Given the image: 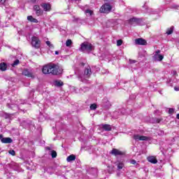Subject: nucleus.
<instances>
[{
	"label": "nucleus",
	"mask_w": 179,
	"mask_h": 179,
	"mask_svg": "<svg viewBox=\"0 0 179 179\" xmlns=\"http://www.w3.org/2000/svg\"><path fill=\"white\" fill-rule=\"evenodd\" d=\"M42 72L45 75H50V73L52 75H61L62 73V69H59L55 64L50 63L43 66Z\"/></svg>",
	"instance_id": "obj_1"
},
{
	"label": "nucleus",
	"mask_w": 179,
	"mask_h": 179,
	"mask_svg": "<svg viewBox=\"0 0 179 179\" xmlns=\"http://www.w3.org/2000/svg\"><path fill=\"white\" fill-rule=\"evenodd\" d=\"M76 75L78 76L79 80L83 83H87V79L90 78L92 75V69L90 66H87L84 71V74H78V71H76Z\"/></svg>",
	"instance_id": "obj_2"
},
{
	"label": "nucleus",
	"mask_w": 179,
	"mask_h": 179,
	"mask_svg": "<svg viewBox=\"0 0 179 179\" xmlns=\"http://www.w3.org/2000/svg\"><path fill=\"white\" fill-rule=\"evenodd\" d=\"M20 127H22L24 129H29V131H34L36 129L34 123L30 120H22L20 122Z\"/></svg>",
	"instance_id": "obj_3"
},
{
	"label": "nucleus",
	"mask_w": 179,
	"mask_h": 179,
	"mask_svg": "<svg viewBox=\"0 0 179 179\" xmlns=\"http://www.w3.org/2000/svg\"><path fill=\"white\" fill-rule=\"evenodd\" d=\"M19 101H20V99H17L16 101L8 99L6 107L9 110H13V111H17L19 110Z\"/></svg>",
	"instance_id": "obj_4"
},
{
	"label": "nucleus",
	"mask_w": 179,
	"mask_h": 179,
	"mask_svg": "<svg viewBox=\"0 0 179 179\" xmlns=\"http://www.w3.org/2000/svg\"><path fill=\"white\" fill-rule=\"evenodd\" d=\"M143 9H144V13H147L148 15H159L160 10L159 9H153L152 8L148 7L145 4L143 6Z\"/></svg>",
	"instance_id": "obj_5"
},
{
	"label": "nucleus",
	"mask_w": 179,
	"mask_h": 179,
	"mask_svg": "<svg viewBox=\"0 0 179 179\" xmlns=\"http://www.w3.org/2000/svg\"><path fill=\"white\" fill-rule=\"evenodd\" d=\"M80 50L83 52L92 51L93 50V45L89 42H84L80 45Z\"/></svg>",
	"instance_id": "obj_6"
},
{
	"label": "nucleus",
	"mask_w": 179,
	"mask_h": 179,
	"mask_svg": "<svg viewBox=\"0 0 179 179\" xmlns=\"http://www.w3.org/2000/svg\"><path fill=\"white\" fill-rule=\"evenodd\" d=\"M113 10V6L110 3H104L101 6V7L99 9L100 13H110L111 10Z\"/></svg>",
	"instance_id": "obj_7"
},
{
	"label": "nucleus",
	"mask_w": 179,
	"mask_h": 179,
	"mask_svg": "<svg viewBox=\"0 0 179 179\" xmlns=\"http://www.w3.org/2000/svg\"><path fill=\"white\" fill-rule=\"evenodd\" d=\"M31 45L34 48L38 50V48L41 47V41H40V38L37 36H32Z\"/></svg>",
	"instance_id": "obj_8"
},
{
	"label": "nucleus",
	"mask_w": 179,
	"mask_h": 179,
	"mask_svg": "<svg viewBox=\"0 0 179 179\" xmlns=\"http://www.w3.org/2000/svg\"><path fill=\"white\" fill-rule=\"evenodd\" d=\"M115 164L117 166V170H122V168L125 166V159L124 157L117 158Z\"/></svg>",
	"instance_id": "obj_9"
},
{
	"label": "nucleus",
	"mask_w": 179,
	"mask_h": 179,
	"mask_svg": "<svg viewBox=\"0 0 179 179\" xmlns=\"http://www.w3.org/2000/svg\"><path fill=\"white\" fill-rule=\"evenodd\" d=\"M0 142L1 143H12L13 140L10 137H3V135L0 134Z\"/></svg>",
	"instance_id": "obj_10"
},
{
	"label": "nucleus",
	"mask_w": 179,
	"mask_h": 179,
	"mask_svg": "<svg viewBox=\"0 0 179 179\" xmlns=\"http://www.w3.org/2000/svg\"><path fill=\"white\" fill-rule=\"evenodd\" d=\"M164 57L160 55V50H157L153 56L154 61H163Z\"/></svg>",
	"instance_id": "obj_11"
},
{
	"label": "nucleus",
	"mask_w": 179,
	"mask_h": 179,
	"mask_svg": "<svg viewBox=\"0 0 179 179\" xmlns=\"http://www.w3.org/2000/svg\"><path fill=\"white\" fill-rule=\"evenodd\" d=\"M133 138L137 142H138V141H149V137L145 136H141L139 134H134Z\"/></svg>",
	"instance_id": "obj_12"
},
{
	"label": "nucleus",
	"mask_w": 179,
	"mask_h": 179,
	"mask_svg": "<svg viewBox=\"0 0 179 179\" xmlns=\"http://www.w3.org/2000/svg\"><path fill=\"white\" fill-rule=\"evenodd\" d=\"M129 23L130 24H134H134H142V19L133 17L129 20Z\"/></svg>",
	"instance_id": "obj_13"
},
{
	"label": "nucleus",
	"mask_w": 179,
	"mask_h": 179,
	"mask_svg": "<svg viewBox=\"0 0 179 179\" xmlns=\"http://www.w3.org/2000/svg\"><path fill=\"white\" fill-rule=\"evenodd\" d=\"M41 6L45 12H51V4L50 3H42Z\"/></svg>",
	"instance_id": "obj_14"
},
{
	"label": "nucleus",
	"mask_w": 179,
	"mask_h": 179,
	"mask_svg": "<svg viewBox=\"0 0 179 179\" xmlns=\"http://www.w3.org/2000/svg\"><path fill=\"white\" fill-rule=\"evenodd\" d=\"M74 90L76 91V93H80V94H83L85 93H87V92H89L90 89L87 87H82L80 90L78 91V88L74 87Z\"/></svg>",
	"instance_id": "obj_15"
},
{
	"label": "nucleus",
	"mask_w": 179,
	"mask_h": 179,
	"mask_svg": "<svg viewBox=\"0 0 179 179\" xmlns=\"http://www.w3.org/2000/svg\"><path fill=\"white\" fill-rule=\"evenodd\" d=\"M135 44L137 45H146L148 42H146V40L142 38H138L135 40Z\"/></svg>",
	"instance_id": "obj_16"
},
{
	"label": "nucleus",
	"mask_w": 179,
	"mask_h": 179,
	"mask_svg": "<svg viewBox=\"0 0 179 179\" xmlns=\"http://www.w3.org/2000/svg\"><path fill=\"white\" fill-rule=\"evenodd\" d=\"M111 155H113V156H122L124 155V152L119 150L118 149L113 148L111 152Z\"/></svg>",
	"instance_id": "obj_17"
},
{
	"label": "nucleus",
	"mask_w": 179,
	"mask_h": 179,
	"mask_svg": "<svg viewBox=\"0 0 179 179\" xmlns=\"http://www.w3.org/2000/svg\"><path fill=\"white\" fill-rule=\"evenodd\" d=\"M34 10H35L37 16H40V15H43V10H41V8H40V6H38V5L34 6Z\"/></svg>",
	"instance_id": "obj_18"
},
{
	"label": "nucleus",
	"mask_w": 179,
	"mask_h": 179,
	"mask_svg": "<svg viewBox=\"0 0 179 179\" xmlns=\"http://www.w3.org/2000/svg\"><path fill=\"white\" fill-rule=\"evenodd\" d=\"M117 114H120V115L122 114V115H125V114H129V112H128V109H125L122 108L119 110V112L118 111L114 112V115H117Z\"/></svg>",
	"instance_id": "obj_19"
},
{
	"label": "nucleus",
	"mask_w": 179,
	"mask_h": 179,
	"mask_svg": "<svg viewBox=\"0 0 179 179\" xmlns=\"http://www.w3.org/2000/svg\"><path fill=\"white\" fill-rule=\"evenodd\" d=\"M22 75H24V76H27V78H31V79H34V76L33 75V73L29 71V70L27 69L23 70Z\"/></svg>",
	"instance_id": "obj_20"
},
{
	"label": "nucleus",
	"mask_w": 179,
	"mask_h": 179,
	"mask_svg": "<svg viewBox=\"0 0 179 179\" xmlns=\"http://www.w3.org/2000/svg\"><path fill=\"white\" fill-rule=\"evenodd\" d=\"M147 57H148V52L145 50H142L141 52H139L138 58H141V59H143V61H145Z\"/></svg>",
	"instance_id": "obj_21"
},
{
	"label": "nucleus",
	"mask_w": 179,
	"mask_h": 179,
	"mask_svg": "<svg viewBox=\"0 0 179 179\" xmlns=\"http://www.w3.org/2000/svg\"><path fill=\"white\" fill-rule=\"evenodd\" d=\"M147 160L152 164H156L157 163V159L154 156L148 157Z\"/></svg>",
	"instance_id": "obj_22"
},
{
	"label": "nucleus",
	"mask_w": 179,
	"mask_h": 179,
	"mask_svg": "<svg viewBox=\"0 0 179 179\" xmlns=\"http://www.w3.org/2000/svg\"><path fill=\"white\" fill-rule=\"evenodd\" d=\"M53 85L56 87H61L64 86V82H62L61 80H56L53 82Z\"/></svg>",
	"instance_id": "obj_23"
},
{
	"label": "nucleus",
	"mask_w": 179,
	"mask_h": 179,
	"mask_svg": "<svg viewBox=\"0 0 179 179\" xmlns=\"http://www.w3.org/2000/svg\"><path fill=\"white\" fill-rule=\"evenodd\" d=\"M6 69H8V64L5 62L0 63V71H1V72H5Z\"/></svg>",
	"instance_id": "obj_24"
},
{
	"label": "nucleus",
	"mask_w": 179,
	"mask_h": 179,
	"mask_svg": "<svg viewBox=\"0 0 179 179\" xmlns=\"http://www.w3.org/2000/svg\"><path fill=\"white\" fill-rule=\"evenodd\" d=\"M11 167L13 169L15 170V171H20V167L19 166V164L17 163L13 162V164H11Z\"/></svg>",
	"instance_id": "obj_25"
},
{
	"label": "nucleus",
	"mask_w": 179,
	"mask_h": 179,
	"mask_svg": "<svg viewBox=\"0 0 179 179\" xmlns=\"http://www.w3.org/2000/svg\"><path fill=\"white\" fill-rule=\"evenodd\" d=\"M27 20L31 22V23H38V20L33 17L31 15L27 16Z\"/></svg>",
	"instance_id": "obj_26"
},
{
	"label": "nucleus",
	"mask_w": 179,
	"mask_h": 179,
	"mask_svg": "<svg viewBox=\"0 0 179 179\" xmlns=\"http://www.w3.org/2000/svg\"><path fill=\"white\" fill-rule=\"evenodd\" d=\"M76 159V156L73 155H71L66 158V160L68 162H73V160H75Z\"/></svg>",
	"instance_id": "obj_27"
},
{
	"label": "nucleus",
	"mask_w": 179,
	"mask_h": 179,
	"mask_svg": "<svg viewBox=\"0 0 179 179\" xmlns=\"http://www.w3.org/2000/svg\"><path fill=\"white\" fill-rule=\"evenodd\" d=\"M173 31H174V26L171 27L166 30V34H168V36H170V34H173Z\"/></svg>",
	"instance_id": "obj_28"
},
{
	"label": "nucleus",
	"mask_w": 179,
	"mask_h": 179,
	"mask_svg": "<svg viewBox=\"0 0 179 179\" xmlns=\"http://www.w3.org/2000/svg\"><path fill=\"white\" fill-rule=\"evenodd\" d=\"M102 128L104 131H111V126L110 124H103Z\"/></svg>",
	"instance_id": "obj_29"
},
{
	"label": "nucleus",
	"mask_w": 179,
	"mask_h": 179,
	"mask_svg": "<svg viewBox=\"0 0 179 179\" xmlns=\"http://www.w3.org/2000/svg\"><path fill=\"white\" fill-rule=\"evenodd\" d=\"M85 13L86 16H92V15H93V10H92L90 9H86L85 10Z\"/></svg>",
	"instance_id": "obj_30"
},
{
	"label": "nucleus",
	"mask_w": 179,
	"mask_h": 179,
	"mask_svg": "<svg viewBox=\"0 0 179 179\" xmlns=\"http://www.w3.org/2000/svg\"><path fill=\"white\" fill-rule=\"evenodd\" d=\"M45 43H46V45L49 47V48H50V50H54V45H53L52 43H51L50 41H47L45 42Z\"/></svg>",
	"instance_id": "obj_31"
},
{
	"label": "nucleus",
	"mask_w": 179,
	"mask_h": 179,
	"mask_svg": "<svg viewBox=\"0 0 179 179\" xmlns=\"http://www.w3.org/2000/svg\"><path fill=\"white\" fill-rule=\"evenodd\" d=\"M0 5L1 6H5L6 9L8 8V5H6V0H0Z\"/></svg>",
	"instance_id": "obj_32"
},
{
	"label": "nucleus",
	"mask_w": 179,
	"mask_h": 179,
	"mask_svg": "<svg viewBox=\"0 0 179 179\" xmlns=\"http://www.w3.org/2000/svg\"><path fill=\"white\" fill-rule=\"evenodd\" d=\"M12 117V114H9V113H4L3 115V117L6 120H10V117Z\"/></svg>",
	"instance_id": "obj_33"
},
{
	"label": "nucleus",
	"mask_w": 179,
	"mask_h": 179,
	"mask_svg": "<svg viewBox=\"0 0 179 179\" xmlns=\"http://www.w3.org/2000/svg\"><path fill=\"white\" fill-rule=\"evenodd\" d=\"M66 47H71V45H72V40L68 39L66 41Z\"/></svg>",
	"instance_id": "obj_34"
},
{
	"label": "nucleus",
	"mask_w": 179,
	"mask_h": 179,
	"mask_svg": "<svg viewBox=\"0 0 179 179\" xmlns=\"http://www.w3.org/2000/svg\"><path fill=\"white\" fill-rule=\"evenodd\" d=\"M38 120H39V121H44V120H45V117H44V115H43L41 113H40Z\"/></svg>",
	"instance_id": "obj_35"
},
{
	"label": "nucleus",
	"mask_w": 179,
	"mask_h": 179,
	"mask_svg": "<svg viewBox=\"0 0 179 179\" xmlns=\"http://www.w3.org/2000/svg\"><path fill=\"white\" fill-rule=\"evenodd\" d=\"M18 64H20V62L19 61V59H16V60L11 64V66H12L13 67H15V66H17V65Z\"/></svg>",
	"instance_id": "obj_36"
},
{
	"label": "nucleus",
	"mask_w": 179,
	"mask_h": 179,
	"mask_svg": "<svg viewBox=\"0 0 179 179\" xmlns=\"http://www.w3.org/2000/svg\"><path fill=\"white\" fill-rule=\"evenodd\" d=\"M90 110H96L97 108V105L96 103L91 104L90 107Z\"/></svg>",
	"instance_id": "obj_37"
},
{
	"label": "nucleus",
	"mask_w": 179,
	"mask_h": 179,
	"mask_svg": "<svg viewBox=\"0 0 179 179\" xmlns=\"http://www.w3.org/2000/svg\"><path fill=\"white\" fill-rule=\"evenodd\" d=\"M51 156L52 159H55V157H57V152L55 150H52L51 152Z\"/></svg>",
	"instance_id": "obj_38"
},
{
	"label": "nucleus",
	"mask_w": 179,
	"mask_h": 179,
	"mask_svg": "<svg viewBox=\"0 0 179 179\" xmlns=\"http://www.w3.org/2000/svg\"><path fill=\"white\" fill-rule=\"evenodd\" d=\"M130 100H135L136 99V94H132L129 96Z\"/></svg>",
	"instance_id": "obj_39"
},
{
	"label": "nucleus",
	"mask_w": 179,
	"mask_h": 179,
	"mask_svg": "<svg viewBox=\"0 0 179 179\" xmlns=\"http://www.w3.org/2000/svg\"><path fill=\"white\" fill-rule=\"evenodd\" d=\"M117 47H120V45H122V40L119 39L117 41Z\"/></svg>",
	"instance_id": "obj_40"
},
{
	"label": "nucleus",
	"mask_w": 179,
	"mask_h": 179,
	"mask_svg": "<svg viewBox=\"0 0 179 179\" xmlns=\"http://www.w3.org/2000/svg\"><path fill=\"white\" fill-rule=\"evenodd\" d=\"M8 153L11 155V156H15L16 155V152H15L13 150H10Z\"/></svg>",
	"instance_id": "obj_41"
},
{
	"label": "nucleus",
	"mask_w": 179,
	"mask_h": 179,
	"mask_svg": "<svg viewBox=\"0 0 179 179\" xmlns=\"http://www.w3.org/2000/svg\"><path fill=\"white\" fill-rule=\"evenodd\" d=\"M169 114H173L174 113V108H169L168 110Z\"/></svg>",
	"instance_id": "obj_42"
},
{
	"label": "nucleus",
	"mask_w": 179,
	"mask_h": 179,
	"mask_svg": "<svg viewBox=\"0 0 179 179\" xmlns=\"http://www.w3.org/2000/svg\"><path fill=\"white\" fill-rule=\"evenodd\" d=\"M127 12L128 13H132L134 12V9L128 8L127 9Z\"/></svg>",
	"instance_id": "obj_43"
},
{
	"label": "nucleus",
	"mask_w": 179,
	"mask_h": 179,
	"mask_svg": "<svg viewBox=\"0 0 179 179\" xmlns=\"http://www.w3.org/2000/svg\"><path fill=\"white\" fill-rule=\"evenodd\" d=\"M113 167H108V172L109 174H111L113 173Z\"/></svg>",
	"instance_id": "obj_44"
},
{
	"label": "nucleus",
	"mask_w": 179,
	"mask_h": 179,
	"mask_svg": "<svg viewBox=\"0 0 179 179\" xmlns=\"http://www.w3.org/2000/svg\"><path fill=\"white\" fill-rule=\"evenodd\" d=\"M129 62L130 64H136V60L129 59Z\"/></svg>",
	"instance_id": "obj_45"
},
{
	"label": "nucleus",
	"mask_w": 179,
	"mask_h": 179,
	"mask_svg": "<svg viewBox=\"0 0 179 179\" xmlns=\"http://www.w3.org/2000/svg\"><path fill=\"white\" fill-rule=\"evenodd\" d=\"M131 164H136V161L135 159H131L130 161Z\"/></svg>",
	"instance_id": "obj_46"
},
{
	"label": "nucleus",
	"mask_w": 179,
	"mask_h": 179,
	"mask_svg": "<svg viewBox=\"0 0 179 179\" xmlns=\"http://www.w3.org/2000/svg\"><path fill=\"white\" fill-rule=\"evenodd\" d=\"M92 171H94V174H97V169L92 168Z\"/></svg>",
	"instance_id": "obj_47"
},
{
	"label": "nucleus",
	"mask_w": 179,
	"mask_h": 179,
	"mask_svg": "<svg viewBox=\"0 0 179 179\" xmlns=\"http://www.w3.org/2000/svg\"><path fill=\"white\" fill-rule=\"evenodd\" d=\"M32 3H37L38 2V0H31Z\"/></svg>",
	"instance_id": "obj_48"
},
{
	"label": "nucleus",
	"mask_w": 179,
	"mask_h": 179,
	"mask_svg": "<svg viewBox=\"0 0 179 179\" xmlns=\"http://www.w3.org/2000/svg\"><path fill=\"white\" fill-rule=\"evenodd\" d=\"M174 90L176 92H179V87H174Z\"/></svg>",
	"instance_id": "obj_49"
},
{
	"label": "nucleus",
	"mask_w": 179,
	"mask_h": 179,
	"mask_svg": "<svg viewBox=\"0 0 179 179\" xmlns=\"http://www.w3.org/2000/svg\"><path fill=\"white\" fill-rule=\"evenodd\" d=\"M172 73H173V76H176V75H177V71H173Z\"/></svg>",
	"instance_id": "obj_50"
},
{
	"label": "nucleus",
	"mask_w": 179,
	"mask_h": 179,
	"mask_svg": "<svg viewBox=\"0 0 179 179\" xmlns=\"http://www.w3.org/2000/svg\"><path fill=\"white\" fill-rule=\"evenodd\" d=\"M162 121V120H160V119H157L156 120V122L157 123V124H160V122Z\"/></svg>",
	"instance_id": "obj_51"
},
{
	"label": "nucleus",
	"mask_w": 179,
	"mask_h": 179,
	"mask_svg": "<svg viewBox=\"0 0 179 179\" xmlns=\"http://www.w3.org/2000/svg\"><path fill=\"white\" fill-rule=\"evenodd\" d=\"M73 2H80L82 0H71Z\"/></svg>",
	"instance_id": "obj_52"
},
{
	"label": "nucleus",
	"mask_w": 179,
	"mask_h": 179,
	"mask_svg": "<svg viewBox=\"0 0 179 179\" xmlns=\"http://www.w3.org/2000/svg\"><path fill=\"white\" fill-rule=\"evenodd\" d=\"M55 55H59V52H58V51L56 50V51L55 52Z\"/></svg>",
	"instance_id": "obj_53"
},
{
	"label": "nucleus",
	"mask_w": 179,
	"mask_h": 179,
	"mask_svg": "<svg viewBox=\"0 0 179 179\" xmlns=\"http://www.w3.org/2000/svg\"><path fill=\"white\" fill-rule=\"evenodd\" d=\"M176 118H177V120H179V113H178V114L176 115Z\"/></svg>",
	"instance_id": "obj_54"
},
{
	"label": "nucleus",
	"mask_w": 179,
	"mask_h": 179,
	"mask_svg": "<svg viewBox=\"0 0 179 179\" xmlns=\"http://www.w3.org/2000/svg\"><path fill=\"white\" fill-rule=\"evenodd\" d=\"M107 106H108V104H110V102H108V101L106 102Z\"/></svg>",
	"instance_id": "obj_55"
},
{
	"label": "nucleus",
	"mask_w": 179,
	"mask_h": 179,
	"mask_svg": "<svg viewBox=\"0 0 179 179\" xmlns=\"http://www.w3.org/2000/svg\"><path fill=\"white\" fill-rule=\"evenodd\" d=\"M36 90H38V92H40V90H39L38 87L36 88Z\"/></svg>",
	"instance_id": "obj_56"
},
{
	"label": "nucleus",
	"mask_w": 179,
	"mask_h": 179,
	"mask_svg": "<svg viewBox=\"0 0 179 179\" xmlns=\"http://www.w3.org/2000/svg\"><path fill=\"white\" fill-rule=\"evenodd\" d=\"M31 93H34V91H31Z\"/></svg>",
	"instance_id": "obj_57"
},
{
	"label": "nucleus",
	"mask_w": 179,
	"mask_h": 179,
	"mask_svg": "<svg viewBox=\"0 0 179 179\" xmlns=\"http://www.w3.org/2000/svg\"><path fill=\"white\" fill-rule=\"evenodd\" d=\"M73 20H74V21H76V20H78V19H74Z\"/></svg>",
	"instance_id": "obj_58"
},
{
	"label": "nucleus",
	"mask_w": 179,
	"mask_h": 179,
	"mask_svg": "<svg viewBox=\"0 0 179 179\" xmlns=\"http://www.w3.org/2000/svg\"><path fill=\"white\" fill-rule=\"evenodd\" d=\"M1 99H2V96H1Z\"/></svg>",
	"instance_id": "obj_59"
},
{
	"label": "nucleus",
	"mask_w": 179,
	"mask_h": 179,
	"mask_svg": "<svg viewBox=\"0 0 179 179\" xmlns=\"http://www.w3.org/2000/svg\"><path fill=\"white\" fill-rule=\"evenodd\" d=\"M128 103H129V101H128Z\"/></svg>",
	"instance_id": "obj_60"
}]
</instances>
